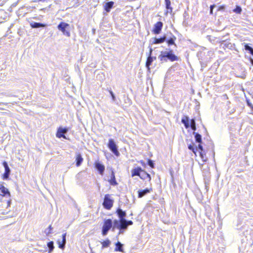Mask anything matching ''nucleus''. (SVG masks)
<instances>
[{"instance_id":"6ab92c4d","label":"nucleus","mask_w":253,"mask_h":253,"mask_svg":"<svg viewBox=\"0 0 253 253\" xmlns=\"http://www.w3.org/2000/svg\"><path fill=\"white\" fill-rule=\"evenodd\" d=\"M232 46H233L231 43L229 42L228 41H227L226 40H222V48H223L224 49L226 48L231 49Z\"/></svg>"},{"instance_id":"aec40b11","label":"nucleus","mask_w":253,"mask_h":253,"mask_svg":"<svg viewBox=\"0 0 253 253\" xmlns=\"http://www.w3.org/2000/svg\"><path fill=\"white\" fill-rule=\"evenodd\" d=\"M76 166L79 167L83 161V158L81 154H77L76 158Z\"/></svg>"},{"instance_id":"5701e85b","label":"nucleus","mask_w":253,"mask_h":253,"mask_svg":"<svg viewBox=\"0 0 253 253\" xmlns=\"http://www.w3.org/2000/svg\"><path fill=\"white\" fill-rule=\"evenodd\" d=\"M31 26L33 28H38L40 27H45L46 25L41 23H37V22H33L31 23L30 24Z\"/></svg>"},{"instance_id":"a18cd8bd","label":"nucleus","mask_w":253,"mask_h":253,"mask_svg":"<svg viewBox=\"0 0 253 253\" xmlns=\"http://www.w3.org/2000/svg\"><path fill=\"white\" fill-rule=\"evenodd\" d=\"M250 49H251V54L253 55V48H250Z\"/></svg>"},{"instance_id":"dca6fc26","label":"nucleus","mask_w":253,"mask_h":253,"mask_svg":"<svg viewBox=\"0 0 253 253\" xmlns=\"http://www.w3.org/2000/svg\"><path fill=\"white\" fill-rule=\"evenodd\" d=\"M141 179L143 180H145L148 179V181H150L151 180V176L149 174L147 173L145 170L142 169V171L141 172V174L139 177Z\"/></svg>"},{"instance_id":"4be33fe9","label":"nucleus","mask_w":253,"mask_h":253,"mask_svg":"<svg viewBox=\"0 0 253 253\" xmlns=\"http://www.w3.org/2000/svg\"><path fill=\"white\" fill-rule=\"evenodd\" d=\"M198 150H199V151L201 157L202 158V159L204 160V155L203 153V146L201 145V143H199L198 144V146L196 147V148H195L196 152Z\"/></svg>"},{"instance_id":"f03ea898","label":"nucleus","mask_w":253,"mask_h":253,"mask_svg":"<svg viewBox=\"0 0 253 253\" xmlns=\"http://www.w3.org/2000/svg\"><path fill=\"white\" fill-rule=\"evenodd\" d=\"M113 226V222L111 219H108L105 221L102 227V233L103 236L107 235L108 231Z\"/></svg>"},{"instance_id":"a878e982","label":"nucleus","mask_w":253,"mask_h":253,"mask_svg":"<svg viewBox=\"0 0 253 253\" xmlns=\"http://www.w3.org/2000/svg\"><path fill=\"white\" fill-rule=\"evenodd\" d=\"M116 248H115L116 251H119L121 252H123V245L121 244L120 242H118L116 244Z\"/></svg>"},{"instance_id":"f257e3e1","label":"nucleus","mask_w":253,"mask_h":253,"mask_svg":"<svg viewBox=\"0 0 253 253\" xmlns=\"http://www.w3.org/2000/svg\"><path fill=\"white\" fill-rule=\"evenodd\" d=\"M158 58L161 61L165 62H167L168 59L171 61H177L178 59L177 56L173 54L172 50L161 52Z\"/></svg>"},{"instance_id":"c756f323","label":"nucleus","mask_w":253,"mask_h":253,"mask_svg":"<svg viewBox=\"0 0 253 253\" xmlns=\"http://www.w3.org/2000/svg\"><path fill=\"white\" fill-rule=\"evenodd\" d=\"M190 126L194 132L196 130V122L194 119H192L190 121Z\"/></svg>"},{"instance_id":"bb28decb","label":"nucleus","mask_w":253,"mask_h":253,"mask_svg":"<svg viewBox=\"0 0 253 253\" xmlns=\"http://www.w3.org/2000/svg\"><path fill=\"white\" fill-rule=\"evenodd\" d=\"M110 183L112 185H116L117 184V183L115 179V174L113 171L111 173V179L110 180Z\"/></svg>"},{"instance_id":"c03bdc74","label":"nucleus","mask_w":253,"mask_h":253,"mask_svg":"<svg viewBox=\"0 0 253 253\" xmlns=\"http://www.w3.org/2000/svg\"><path fill=\"white\" fill-rule=\"evenodd\" d=\"M223 98H226V99H227V95H226V94L223 95H222V99H223Z\"/></svg>"},{"instance_id":"39448f33","label":"nucleus","mask_w":253,"mask_h":253,"mask_svg":"<svg viewBox=\"0 0 253 253\" xmlns=\"http://www.w3.org/2000/svg\"><path fill=\"white\" fill-rule=\"evenodd\" d=\"M69 24L65 22H61L57 26L59 30L61 31L63 34L68 37L70 36V32L66 31L67 27H69Z\"/></svg>"},{"instance_id":"49530a36","label":"nucleus","mask_w":253,"mask_h":253,"mask_svg":"<svg viewBox=\"0 0 253 253\" xmlns=\"http://www.w3.org/2000/svg\"><path fill=\"white\" fill-rule=\"evenodd\" d=\"M214 7V5L213 6H211V13H212V8L213 7Z\"/></svg>"},{"instance_id":"a211bd4d","label":"nucleus","mask_w":253,"mask_h":253,"mask_svg":"<svg viewBox=\"0 0 253 253\" xmlns=\"http://www.w3.org/2000/svg\"><path fill=\"white\" fill-rule=\"evenodd\" d=\"M114 2L113 1H108L105 3L104 9L107 12H109L113 6Z\"/></svg>"},{"instance_id":"2eb2a0df","label":"nucleus","mask_w":253,"mask_h":253,"mask_svg":"<svg viewBox=\"0 0 253 253\" xmlns=\"http://www.w3.org/2000/svg\"><path fill=\"white\" fill-rule=\"evenodd\" d=\"M152 190L151 189L146 188L144 190H140L138 191V197L142 198L144 196L146 195L147 194L150 193Z\"/></svg>"},{"instance_id":"4c0bfd02","label":"nucleus","mask_w":253,"mask_h":253,"mask_svg":"<svg viewBox=\"0 0 253 253\" xmlns=\"http://www.w3.org/2000/svg\"><path fill=\"white\" fill-rule=\"evenodd\" d=\"M188 149L190 150H192L193 152L196 154L195 149L194 148L193 145H189L188 146Z\"/></svg>"},{"instance_id":"f704fd0d","label":"nucleus","mask_w":253,"mask_h":253,"mask_svg":"<svg viewBox=\"0 0 253 253\" xmlns=\"http://www.w3.org/2000/svg\"><path fill=\"white\" fill-rule=\"evenodd\" d=\"M189 122V118L187 116H184L182 118L181 120V122L182 124H184V123H186Z\"/></svg>"},{"instance_id":"e433bc0d","label":"nucleus","mask_w":253,"mask_h":253,"mask_svg":"<svg viewBox=\"0 0 253 253\" xmlns=\"http://www.w3.org/2000/svg\"><path fill=\"white\" fill-rule=\"evenodd\" d=\"M166 7L167 9V13L168 12H169V13L172 12V8L170 6V5H168L166 6Z\"/></svg>"},{"instance_id":"58836bf2","label":"nucleus","mask_w":253,"mask_h":253,"mask_svg":"<svg viewBox=\"0 0 253 253\" xmlns=\"http://www.w3.org/2000/svg\"><path fill=\"white\" fill-rule=\"evenodd\" d=\"M165 4H166V6L168 5H170V0H165Z\"/></svg>"},{"instance_id":"423d86ee","label":"nucleus","mask_w":253,"mask_h":253,"mask_svg":"<svg viewBox=\"0 0 253 253\" xmlns=\"http://www.w3.org/2000/svg\"><path fill=\"white\" fill-rule=\"evenodd\" d=\"M2 165L4 168V172L2 175V178L3 179L6 180L9 178L11 170L6 162H3Z\"/></svg>"},{"instance_id":"f8f14e48","label":"nucleus","mask_w":253,"mask_h":253,"mask_svg":"<svg viewBox=\"0 0 253 253\" xmlns=\"http://www.w3.org/2000/svg\"><path fill=\"white\" fill-rule=\"evenodd\" d=\"M66 233H64L62 235V240H58V244L59 245V248L61 249H64L65 248V244L66 243Z\"/></svg>"},{"instance_id":"4468645a","label":"nucleus","mask_w":253,"mask_h":253,"mask_svg":"<svg viewBox=\"0 0 253 253\" xmlns=\"http://www.w3.org/2000/svg\"><path fill=\"white\" fill-rule=\"evenodd\" d=\"M95 168L99 171L100 174H102L105 170V167L99 162H96L95 164Z\"/></svg>"},{"instance_id":"0eeeda50","label":"nucleus","mask_w":253,"mask_h":253,"mask_svg":"<svg viewBox=\"0 0 253 253\" xmlns=\"http://www.w3.org/2000/svg\"><path fill=\"white\" fill-rule=\"evenodd\" d=\"M68 131V129L67 128H63L62 127H60L57 130V132L56 133V137L58 138L63 137L64 139H67L66 136L64 134Z\"/></svg>"},{"instance_id":"c85d7f7f","label":"nucleus","mask_w":253,"mask_h":253,"mask_svg":"<svg viewBox=\"0 0 253 253\" xmlns=\"http://www.w3.org/2000/svg\"><path fill=\"white\" fill-rule=\"evenodd\" d=\"M101 244L102 245V248H107L111 244V242L108 239L105 241L101 242Z\"/></svg>"},{"instance_id":"ddd939ff","label":"nucleus","mask_w":253,"mask_h":253,"mask_svg":"<svg viewBox=\"0 0 253 253\" xmlns=\"http://www.w3.org/2000/svg\"><path fill=\"white\" fill-rule=\"evenodd\" d=\"M142 171V169L140 167H137L132 169L131 171L132 177L135 176H138L140 177Z\"/></svg>"},{"instance_id":"7ed1b4c3","label":"nucleus","mask_w":253,"mask_h":253,"mask_svg":"<svg viewBox=\"0 0 253 253\" xmlns=\"http://www.w3.org/2000/svg\"><path fill=\"white\" fill-rule=\"evenodd\" d=\"M113 205V200L110 198V195L106 194L105 195L104 202L103 203V207L107 210H110Z\"/></svg>"},{"instance_id":"6e6552de","label":"nucleus","mask_w":253,"mask_h":253,"mask_svg":"<svg viewBox=\"0 0 253 253\" xmlns=\"http://www.w3.org/2000/svg\"><path fill=\"white\" fill-rule=\"evenodd\" d=\"M163 24L162 22H158L154 25L153 32L155 34H159L162 29Z\"/></svg>"},{"instance_id":"393cba45","label":"nucleus","mask_w":253,"mask_h":253,"mask_svg":"<svg viewBox=\"0 0 253 253\" xmlns=\"http://www.w3.org/2000/svg\"><path fill=\"white\" fill-rule=\"evenodd\" d=\"M176 40V38L175 36H172V37H170L169 39L167 40V42L169 45L174 44L175 46H176V44L174 43V41Z\"/></svg>"},{"instance_id":"09e8293b","label":"nucleus","mask_w":253,"mask_h":253,"mask_svg":"<svg viewBox=\"0 0 253 253\" xmlns=\"http://www.w3.org/2000/svg\"><path fill=\"white\" fill-rule=\"evenodd\" d=\"M220 8H221V6H219V7H218V10H219Z\"/></svg>"},{"instance_id":"412c9836","label":"nucleus","mask_w":253,"mask_h":253,"mask_svg":"<svg viewBox=\"0 0 253 253\" xmlns=\"http://www.w3.org/2000/svg\"><path fill=\"white\" fill-rule=\"evenodd\" d=\"M167 40L166 36H164L161 38H155L153 43L154 44L161 43Z\"/></svg>"},{"instance_id":"cd10ccee","label":"nucleus","mask_w":253,"mask_h":253,"mask_svg":"<svg viewBox=\"0 0 253 253\" xmlns=\"http://www.w3.org/2000/svg\"><path fill=\"white\" fill-rule=\"evenodd\" d=\"M120 223H121V220H115L113 222V230H114V229L115 228L120 230Z\"/></svg>"},{"instance_id":"a19ab883","label":"nucleus","mask_w":253,"mask_h":253,"mask_svg":"<svg viewBox=\"0 0 253 253\" xmlns=\"http://www.w3.org/2000/svg\"><path fill=\"white\" fill-rule=\"evenodd\" d=\"M127 225H131L133 224V222L131 220H126Z\"/></svg>"},{"instance_id":"c9c22d12","label":"nucleus","mask_w":253,"mask_h":253,"mask_svg":"<svg viewBox=\"0 0 253 253\" xmlns=\"http://www.w3.org/2000/svg\"><path fill=\"white\" fill-rule=\"evenodd\" d=\"M148 165L152 168L154 167V164L151 160L149 159L148 160Z\"/></svg>"},{"instance_id":"ea45409f","label":"nucleus","mask_w":253,"mask_h":253,"mask_svg":"<svg viewBox=\"0 0 253 253\" xmlns=\"http://www.w3.org/2000/svg\"><path fill=\"white\" fill-rule=\"evenodd\" d=\"M250 48H252V47H251V46H249V45H246L245 46V49H246V50H249V51H250V52L251 53V49H250Z\"/></svg>"},{"instance_id":"79ce46f5","label":"nucleus","mask_w":253,"mask_h":253,"mask_svg":"<svg viewBox=\"0 0 253 253\" xmlns=\"http://www.w3.org/2000/svg\"><path fill=\"white\" fill-rule=\"evenodd\" d=\"M184 125L186 128H188L190 126L189 122H187L186 123H184Z\"/></svg>"},{"instance_id":"72a5a7b5","label":"nucleus","mask_w":253,"mask_h":253,"mask_svg":"<svg viewBox=\"0 0 253 253\" xmlns=\"http://www.w3.org/2000/svg\"><path fill=\"white\" fill-rule=\"evenodd\" d=\"M109 93L112 97V101L115 102L116 100V96H115V94H114L112 90H110Z\"/></svg>"},{"instance_id":"7c9ffc66","label":"nucleus","mask_w":253,"mask_h":253,"mask_svg":"<svg viewBox=\"0 0 253 253\" xmlns=\"http://www.w3.org/2000/svg\"><path fill=\"white\" fill-rule=\"evenodd\" d=\"M47 246L49 248V253H51L54 249L53 242L52 241L48 242Z\"/></svg>"},{"instance_id":"b1692460","label":"nucleus","mask_w":253,"mask_h":253,"mask_svg":"<svg viewBox=\"0 0 253 253\" xmlns=\"http://www.w3.org/2000/svg\"><path fill=\"white\" fill-rule=\"evenodd\" d=\"M193 134L195 135V139L196 141L199 143H201L202 140L201 134L195 132H193Z\"/></svg>"},{"instance_id":"9b49d317","label":"nucleus","mask_w":253,"mask_h":253,"mask_svg":"<svg viewBox=\"0 0 253 253\" xmlns=\"http://www.w3.org/2000/svg\"><path fill=\"white\" fill-rule=\"evenodd\" d=\"M152 52V48H150L149 56L147 58V61L146 63V66L148 70L150 69L149 66L152 64V62L153 61L154 59H156V57H153L151 56Z\"/></svg>"},{"instance_id":"473e14b6","label":"nucleus","mask_w":253,"mask_h":253,"mask_svg":"<svg viewBox=\"0 0 253 253\" xmlns=\"http://www.w3.org/2000/svg\"><path fill=\"white\" fill-rule=\"evenodd\" d=\"M52 230V227L51 225H49L47 229H46L45 231V233L47 235H48L51 233V231Z\"/></svg>"},{"instance_id":"1a4fd4ad","label":"nucleus","mask_w":253,"mask_h":253,"mask_svg":"<svg viewBox=\"0 0 253 253\" xmlns=\"http://www.w3.org/2000/svg\"><path fill=\"white\" fill-rule=\"evenodd\" d=\"M3 184V182H0V195L5 196L6 194H8V196H10V194L8 190L4 186Z\"/></svg>"},{"instance_id":"de8ad7c7","label":"nucleus","mask_w":253,"mask_h":253,"mask_svg":"<svg viewBox=\"0 0 253 253\" xmlns=\"http://www.w3.org/2000/svg\"><path fill=\"white\" fill-rule=\"evenodd\" d=\"M251 63L252 64V65H253V59H251Z\"/></svg>"},{"instance_id":"37998d69","label":"nucleus","mask_w":253,"mask_h":253,"mask_svg":"<svg viewBox=\"0 0 253 253\" xmlns=\"http://www.w3.org/2000/svg\"><path fill=\"white\" fill-rule=\"evenodd\" d=\"M11 200H8V201H7V207L10 206V205H11Z\"/></svg>"},{"instance_id":"9d476101","label":"nucleus","mask_w":253,"mask_h":253,"mask_svg":"<svg viewBox=\"0 0 253 253\" xmlns=\"http://www.w3.org/2000/svg\"><path fill=\"white\" fill-rule=\"evenodd\" d=\"M127 225L126 219L121 220L119 234H123L124 231L127 229Z\"/></svg>"},{"instance_id":"2f4dec72","label":"nucleus","mask_w":253,"mask_h":253,"mask_svg":"<svg viewBox=\"0 0 253 253\" xmlns=\"http://www.w3.org/2000/svg\"><path fill=\"white\" fill-rule=\"evenodd\" d=\"M233 11L237 14H240L242 12V8L240 6L237 5Z\"/></svg>"},{"instance_id":"20e7f679","label":"nucleus","mask_w":253,"mask_h":253,"mask_svg":"<svg viewBox=\"0 0 253 253\" xmlns=\"http://www.w3.org/2000/svg\"><path fill=\"white\" fill-rule=\"evenodd\" d=\"M108 146L110 150L117 156H119L120 153L118 150V148L113 139H110L109 140Z\"/></svg>"},{"instance_id":"8fccbe9b","label":"nucleus","mask_w":253,"mask_h":253,"mask_svg":"<svg viewBox=\"0 0 253 253\" xmlns=\"http://www.w3.org/2000/svg\"><path fill=\"white\" fill-rule=\"evenodd\" d=\"M222 10L224 8V6L222 5Z\"/></svg>"},{"instance_id":"f3484780","label":"nucleus","mask_w":253,"mask_h":253,"mask_svg":"<svg viewBox=\"0 0 253 253\" xmlns=\"http://www.w3.org/2000/svg\"><path fill=\"white\" fill-rule=\"evenodd\" d=\"M117 214L120 218V220L126 219L125 217L126 216V213L121 209H118L117 211Z\"/></svg>"}]
</instances>
